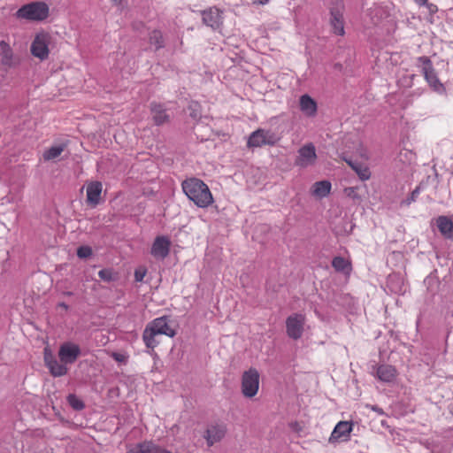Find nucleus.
Returning <instances> with one entry per match:
<instances>
[{
  "instance_id": "7c9ffc66",
  "label": "nucleus",
  "mask_w": 453,
  "mask_h": 453,
  "mask_svg": "<svg viewBox=\"0 0 453 453\" xmlns=\"http://www.w3.org/2000/svg\"><path fill=\"white\" fill-rule=\"evenodd\" d=\"M424 284L430 293L434 294L438 290L440 281L434 273H430L425 278Z\"/></svg>"
},
{
  "instance_id": "ddd939ff",
  "label": "nucleus",
  "mask_w": 453,
  "mask_h": 453,
  "mask_svg": "<svg viewBox=\"0 0 453 453\" xmlns=\"http://www.w3.org/2000/svg\"><path fill=\"white\" fill-rule=\"evenodd\" d=\"M354 423L352 421H340L334 428L329 442L338 441L340 439L342 441H347L349 439V434L352 431Z\"/></svg>"
},
{
  "instance_id": "6ab92c4d",
  "label": "nucleus",
  "mask_w": 453,
  "mask_h": 453,
  "mask_svg": "<svg viewBox=\"0 0 453 453\" xmlns=\"http://www.w3.org/2000/svg\"><path fill=\"white\" fill-rule=\"evenodd\" d=\"M299 105L301 111L307 117H314L318 111V105L316 101L305 94L300 96Z\"/></svg>"
},
{
  "instance_id": "37998d69",
  "label": "nucleus",
  "mask_w": 453,
  "mask_h": 453,
  "mask_svg": "<svg viewBox=\"0 0 453 453\" xmlns=\"http://www.w3.org/2000/svg\"><path fill=\"white\" fill-rule=\"evenodd\" d=\"M62 295L65 296H73V293L71 292V291H64L62 293Z\"/></svg>"
},
{
  "instance_id": "2f4dec72",
  "label": "nucleus",
  "mask_w": 453,
  "mask_h": 453,
  "mask_svg": "<svg viewBox=\"0 0 453 453\" xmlns=\"http://www.w3.org/2000/svg\"><path fill=\"white\" fill-rule=\"evenodd\" d=\"M64 150H65L64 144L52 146L50 149H48L47 150H45V152L43 153V158H44V160H53V159L57 158L58 156H60L61 153L64 151Z\"/></svg>"
},
{
  "instance_id": "09e8293b",
  "label": "nucleus",
  "mask_w": 453,
  "mask_h": 453,
  "mask_svg": "<svg viewBox=\"0 0 453 453\" xmlns=\"http://www.w3.org/2000/svg\"><path fill=\"white\" fill-rule=\"evenodd\" d=\"M449 412L453 415V404L451 405V407L449 408Z\"/></svg>"
},
{
  "instance_id": "c9c22d12",
  "label": "nucleus",
  "mask_w": 453,
  "mask_h": 453,
  "mask_svg": "<svg viewBox=\"0 0 453 453\" xmlns=\"http://www.w3.org/2000/svg\"><path fill=\"white\" fill-rule=\"evenodd\" d=\"M344 192L348 197H350L354 200H359L360 196L357 194V187H349L344 189Z\"/></svg>"
},
{
  "instance_id": "ea45409f",
  "label": "nucleus",
  "mask_w": 453,
  "mask_h": 453,
  "mask_svg": "<svg viewBox=\"0 0 453 453\" xmlns=\"http://www.w3.org/2000/svg\"><path fill=\"white\" fill-rule=\"evenodd\" d=\"M132 27L135 31L142 32L145 27V24L142 21H134L132 23Z\"/></svg>"
},
{
  "instance_id": "a211bd4d",
  "label": "nucleus",
  "mask_w": 453,
  "mask_h": 453,
  "mask_svg": "<svg viewBox=\"0 0 453 453\" xmlns=\"http://www.w3.org/2000/svg\"><path fill=\"white\" fill-rule=\"evenodd\" d=\"M436 226L441 234L448 240L453 241V219L448 216L436 218Z\"/></svg>"
},
{
  "instance_id": "f704fd0d",
  "label": "nucleus",
  "mask_w": 453,
  "mask_h": 453,
  "mask_svg": "<svg viewBox=\"0 0 453 453\" xmlns=\"http://www.w3.org/2000/svg\"><path fill=\"white\" fill-rule=\"evenodd\" d=\"M421 190V185L416 187V188L410 194V196L401 202L402 205L409 206L411 203L415 202Z\"/></svg>"
},
{
  "instance_id": "58836bf2",
  "label": "nucleus",
  "mask_w": 453,
  "mask_h": 453,
  "mask_svg": "<svg viewBox=\"0 0 453 453\" xmlns=\"http://www.w3.org/2000/svg\"><path fill=\"white\" fill-rule=\"evenodd\" d=\"M111 357L119 363H127V357L120 353L112 352Z\"/></svg>"
},
{
  "instance_id": "de8ad7c7",
  "label": "nucleus",
  "mask_w": 453,
  "mask_h": 453,
  "mask_svg": "<svg viewBox=\"0 0 453 453\" xmlns=\"http://www.w3.org/2000/svg\"><path fill=\"white\" fill-rule=\"evenodd\" d=\"M416 2L419 3V4H425L427 0H415Z\"/></svg>"
},
{
  "instance_id": "1a4fd4ad",
  "label": "nucleus",
  "mask_w": 453,
  "mask_h": 453,
  "mask_svg": "<svg viewBox=\"0 0 453 453\" xmlns=\"http://www.w3.org/2000/svg\"><path fill=\"white\" fill-rule=\"evenodd\" d=\"M80 355L81 348L73 342H66L59 347L58 357L61 363L73 364Z\"/></svg>"
},
{
  "instance_id": "9d476101",
  "label": "nucleus",
  "mask_w": 453,
  "mask_h": 453,
  "mask_svg": "<svg viewBox=\"0 0 453 453\" xmlns=\"http://www.w3.org/2000/svg\"><path fill=\"white\" fill-rule=\"evenodd\" d=\"M317 158L315 146L310 142L298 150V156L295 160V165L303 168L311 165Z\"/></svg>"
},
{
  "instance_id": "49530a36",
  "label": "nucleus",
  "mask_w": 453,
  "mask_h": 453,
  "mask_svg": "<svg viewBox=\"0 0 453 453\" xmlns=\"http://www.w3.org/2000/svg\"><path fill=\"white\" fill-rule=\"evenodd\" d=\"M115 4H120L123 0H111Z\"/></svg>"
},
{
  "instance_id": "f03ea898",
  "label": "nucleus",
  "mask_w": 453,
  "mask_h": 453,
  "mask_svg": "<svg viewBox=\"0 0 453 453\" xmlns=\"http://www.w3.org/2000/svg\"><path fill=\"white\" fill-rule=\"evenodd\" d=\"M49 5L41 1L31 2L22 5L15 13L17 19L29 21H42L49 17Z\"/></svg>"
},
{
  "instance_id": "a18cd8bd",
  "label": "nucleus",
  "mask_w": 453,
  "mask_h": 453,
  "mask_svg": "<svg viewBox=\"0 0 453 453\" xmlns=\"http://www.w3.org/2000/svg\"><path fill=\"white\" fill-rule=\"evenodd\" d=\"M334 67L335 69L341 70L342 68V65L341 63H335Z\"/></svg>"
},
{
  "instance_id": "f257e3e1",
  "label": "nucleus",
  "mask_w": 453,
  "mask_h": 453,
  "mask_svg": "<svg viewBox=\"0 0 453 453\" xmlns=\"http://www.w3.org/2000/svg\"><path fill=\"white\" fill-rule=\"evenodd\" d=\"M182 190L189 200L200 208H206L213 203L209 187L198 178H189L182 184Z\"/></svg>"
},
{
  "instance_id": "cd10ccee",
  "label": "nucleus",
  "mask_w": 453,
  "mask_h": 453,
  "mask_svg": "<svg viewBox=\"0 0 453 453\" xmlns=\"http://www.w3.org/2000/svg\"><path fill=\"white\" fill-rule=\"evenodd\" d=\"M98 276L104 282L111 283L119 280V274L113 268H104L98 272Z\"/></svg>"
},
{
  "instance_id": "412c9836",
  "label": "nucleus",
  "mask_w": 453,
  "mask_h": 453,
  "mask_svg": "<svg viewBox=\"0 0 453 453\" xmlns=\"http://www.w3.org/2000/svg\"><path fill=\"white\" fill-rule=\"evenodd\" d=\"M377 378L383 382H392L395 380L397 372L396 369L390 365H380L377 367Z\"/></svg>"
},
{
  "instance_id": "5701e85b",
  "label": "nucleus",
  "mask_w": 453,
  "mask_h": 453,
  "mask_svg": "<svg viewBox=\"0 0 453 453\" xmlns=\"http://www.w3.org/2000/svg\"><path fill=\"white\" fill-rule=\"evenodd\" d=\"M158 335V334H152L150 326L146 325L142 333V341L145 346L148 349L154 350V349L159 344V341L157 340Z\"/></svg>"
},
{
  "instance_id": "72a5a7b5",
  "label": "nucleus",
  "mask_w": 453,
  "mask_h": 453,
  "mask_svg": "<svg viewBox=\"0 0 453 453\" xmlns=\"http://www.w3.org/2000/svg\"><path fill=\"white\" fill-rule=\"evenodd\" d=\"M93 250L90 246L82 245L77 249V257L81 259H86L92 256Z\"/></svg>"
},
{
  "instance_id": "a19ab883",
  "label": "nucleus",
  "mask_w": 453,
  "mask_h": 453,
  "mask_svg": "<svg viewBox=\"0 0 453 453\" xmlns=\"http://www.w3.org/2000/svg\"><path fill=\"white\" fill-rule=\"evenodd\" d=\"M371 410L378 413L379 415H385L384 411L382 408L379 407L378 405H371Z\"/></svg>"
},
{
  "instance_id": "aec40b11",
  "label": "nucleus",
  "mask_w": 453,
  "mask_h": 453,
  "mask_svg": "<svg viewBox=\"0 0 453 453\" xmlns=\"http://www.w3.org/2000/svg\"><path fill=\"white\" fill-rule=\"evenodd\" d=\"M342 159L358 175L360 180H366L370 179L371 172L366 165H363L357 160H353L351 157H347L346 156H342Z\"/></svg>"
},
{
  "instance_id": "b1692460",
  "label": "nucleus",
  "mask_w": 453,
  "mask_h": 453,
  "mask_svg": "<svg viewBox=\"0 0 453 453\" xmlns=\"http://www.w3.org/2000/svg\"><path fill=\"white\" fill-rule=\"evenodd\" d=\"M331 187V182L328 180L317 181L313 184L312 195L323 198L330 193Z\"/></svg>"
},
{
  "instance_id": "4468645a",
  "label": "nucleus",
  "mask_w": 453,
  "mask_h": 453,
  "mask_svg": "<svg viewBox=\"0 0 453 453\" xmlns=\"http://www.w3.org/2000/svg\"><path fill=\"white\" fill-rule=\"evenodd\" d=\"M150 115L156 126H162L170 121V115L163 104L151 102L150 104Z\"/></svg>"
},
{
  "instance_id": "2eb2a0df",
  "label": "nucleus",
  "mask_w": 453,
  "mask_h": 453,
  "mask_svg": "<svg viewBox=\"0 0 453 453\" xmlns=\"http://www.w3.org/2000/svg\"><path fill=\"white\" fill-rule=\"evenodd\" d=\"M103 185L100 181H90L87 185L86 203L91 208H96L101 202Z\"/></svg>"
},
{
  "instance_id": "dca6fc26",
  "label": "nucleus",
  "mask_w": 453,
  "mask_h": 453,
  "mask_svg": "<svg viewBox=\"0 0 453 453\" xmlns=\"http://www.w3.org/2000/svg\"><path fill=\"white\" fill-rule=\"evenodd\" d=\"M128 453H172L171 451L161 448L150 441H144L142 442L133 445L128 449Z\"/></svg>"
},
{
  "instance_id": "473e14b6",
  "label": "nucleus",
  "mask_w": 453,
  "mask_h": 453,
  "mask_svg": "<svg viewBox=\"0 0 453 453\" xmlns=\"http://www.w3.org/2000/svg\"><path fill=\"white\" fill-rule=\"evenodd\" d=\"M66 400L74 411H82L85 408L84 402L74 394L68 395Z\"/></svg>"
},
{
  "instance_id": "9b49d317",
  "label": "nucleus",
  "mask_w": 453,
  "mask_h": 453,
  "mask_svg": "<svg viewBox=\"0 0 453 453\" xmlns=\"http://www.w3.org/2000/svg\"><path fill=\"white\" fill-rule=\"evenodd\" d=\"M151 328V334H158L166 335L168 337H174L176 335V330L169 325L168 316H162L156 318L147 324Z\"/></svg>"
},
{
  "instance_id": "4be33fe9",
  "label": "nucleus",
  "mask_w": 453,
  "mask_h": 453,
  "mask_svg": "<svg viewBox=\"0 0 453 453\" xmlns=\"http://www.w3.org/2000/svg\"><path fill=\"white\" fill-rule=\"evenodd\" d=\"M203 22L212 28H218L220 24L219 11L217 8H210L202 12Z\"/></svg>"
},
{
  "instance_id": "f8f14e48",
  "label": "nucleus",
  "mask_w": 453,
  "mask_h": 453,
  "mask_svg": "<svg viewBox=\"0 0 453 453\" xmlns=\"http://www.w3.org/2000/svg\"><path fill=\"white\" fill-rule=\"evenodd\" d=\"M171 242L166 236H157L154 240L150 253L157 259H165L170 252Z\"/></svg>"
},
{
  "instance_id": "bb28decb",
  "label": "nucleus",
  "mask_w": 453,
  "mask_h": 453,
  "mask_svg": "<svg viewBox=\"0 0 453 453\" xmlns=\"http://www.w3.org/2000/svg\"><path fill=\"white\" fill-rule=\"evenodd\" d=\"M0 50H1V56H2V64L4 65L11 66L12 65L13 53H12V50L10 47L9 43H7L5 41H1L0 42Z\"/></svg>"
},
{
  "instance_id": "4c0bfd02",
  "label": "nucleus",
  "mask_w": 453,
  "mask_h": 453,
  "mask_svg": "<svg viewBox=\"0 0 453 453\" xmlns=\"http://www.w3.org/2000/svg\"><path fill=\"white\" fill-rule=\"evenodd\" d=\"M147 270L145 268H138L134 271V280L137 282H141L143 280L145 277Z\"/></svg>"
},
{
  "instance_id": "39448f33",
  "label": "nucleus",
  "mask_w": 453,
  "mask_h": 453,
  "mask_svg": "<svg viewBox=\"0 0 453 453\" xmlns=\"http://www.w3.org/2000/svg\"><path fill=\"white\" fill-rule=\"evenodd\" d=\"M259 387V373L257 369L250 368L242 378V392L249 398L255 396Z\"/></svg>"
},
{
  "instance_id": "79ce46f5",
  "label": "nucleus",
  "mask_w": 453,
  "mask_h": 453,
  "mask_svg": "<svg viewBox=\"0 0 453 453\" xmlns=\"http://www.w3.org/2000/svg\"><path fill=\"white\" fill-rule=\"evenodd\" d=\"M58 306L63 308L65 311H68L69 310V305L66 304L65 302L58 303Z\"/></svg>"
},
{
  "instance_id": "423d86ee",
  "label": "nucleus",
  "mask_w": 453,
  "mask_h": 453,
  "mask_svg": "<svg viewBox=\"0 0 453 453\" xmlns=\"http://www.w3.org/2000/svg\"><path fill=\"white\" fill-rule=\"evenodd\" d=\"M50 35L48 33L37 34L31 43L30 50L32 55L42 61L47 59L50 53Z\"/></svg>"
},
{
  "instance_id": "393cba45",
  "label": "nucleus",
  "mask_w": 453,
  "mask_h": 453,
  "mask_svg": "<svg viewBox=\"0 0 453 453\" xmlns=\"http://www.w3.org/2000/svg\"><path fill=\"white\" fill-rule=\"evenodd\" d=\"M149 42L155 47V51L165 46L163 33L158 29H154L149 33Z\"/></svg>"
},
{
  "instance_id": "20e7f679",
  "label": "nucleus",
  "mask_w": 453,
  "mask_h": 453,
  "mask_svg": "<svg viewBox=\"0 0 453 453\" xmlns=\"http://www.w3.org/2000/svg\"><path fill=\"white\" fill-rule=\"evenodd\" d=\"M418 62L422 65V73L429 86L436 92L443 91L444 86L438 79L431 59L422 56L418 58Z\"/></svg>"
},
{
  "instance_id": "c756f323",
  "label": "nucleus",
  "mask_w": 453,
  "mask_h": 453,
  "mask_svg": "<svg viewBox=\"0 0 453 453\" xmlns=\"http://www.w3.org/2000/svg\"><path fill=\"white\" fill-rule=\"evenodd\" d=\"M188 116L196 122H197L202 117V107L196 101L189 103L187 108Z\"/></svg>"
},
{
  "instance_id": "7ed1b4c3",
  "label": "nucleus",
  "mask_w": 453,
  "mask_h": 453,
  "mask_svg": "<svg viewBox=\"0 0 453 453\" xmlns=\"http://www.w3.org/2000/svg\"><path fill=\"white\" fill-rule=\"evenodd\" d=\"M344 4L342 0H332L330 2L329 12H330V25L332 31L334 35H344Z\"/></svg>"
},
{
  "instance_id": "e433bc0d",
  "label": "nucleus",
  "mask_w": 453,
  "mask_h": 453,
  "mask_svg": "<svg viewBox=\"0 0 453 453\" xmlns=\"http://www.w3.org/2000/svg\"><path fill=\"white\" fill-rule=\"evenodd\" d=\"M43 354H44L43 359H44V363H45L46 366L50 365L51 361L53 362V361L57 360V358L54 357V355L51 353V351L48 348L44 349Z\"/></svg>"
},
{
  "instance_id": "f3484780",
  "label": "nucleus",
  "mask_w": 453,
  "mask_h": 453,
  "mask_svg": "<svg viewBox=\"0 0 453 453\" xmlns=\"http://www.w3.org/2000/svg\"><path fill=\"white\" fill-rule=\"evenodd\" d=\"M226 434V428L221 425H211L210 426L204 434L207 445L211 447L214 443L221 441Z\"/></svg>"
},
{
  "instance_id": "0eeeda50",
  "label": "nucleus",
  "mask_w": 453,
  "mask_h": 453,
  "mask_svg": "<svg viewBox=\"0 0 453 453\" xmlns=\"http://www.w3.org/2000/svg\"><path fill=\"white\" fill-rule=\"evenodd\" d=\"M279 137L272 131L257 129L249 137L248 147H262L264 145H274Z\"/></svg>"
},
{
  "instance_id": "c85d7f7f",
  "label": "nucleus",
  "mask_w": 453,
  "mask_h": 453,
  "mask_svg": "<svg viewBox=\"0 0 453 453\" xmlns=\"http://www.w3.org/2000/svg\"><path fill=\"white\" fill-rule=\"evenodd\" d=\"M66 364L59 363L58 360L51 361V364L49 365L47 367L50 371V373L53 377H61L67 373L68 368L65 365Z\"/></svg>"
},
{
  "instance_id": "c03bdc74",
  "label": "nucleus",
  "mask_w": 453,
  "mask_h": 453,
  "mask_svg": "<svg viewBox=\"0 0 453 453\" xmlns=\"http://www.w3.org/2000/svg\"><path fill=\"white\" fill-rule=\"evenodd\" d=\"M269 0H254V3H258L260 4H265L268 2Z\"/></svg>"
},
{
  "instance_id": "6e6552de",
  "label": "nucleus",
  "mask_w": 453,
  "mask_h": 453,
  "mask_svg": "<svg viewBox=\"0 0 453 453\" xmlns=\"http://www.w3.org/2000/svg\"><path fill=\"white\" fill-rule=\"evenodd\" d=\"M305 317L301 313H294L286 319L287 334L293 340H298L303 333Z\"/></svg>"
},
{
  "instance_id": "a878e982",
  "label": "nucleus",
  "mask_w": 453,
  "mask_h": 453,
  "mask_svg": "<svg viewBox=\"0 0 453 453\" xmlns=\"http://www.w3.org/2000/svg\"><path fill=\"white\" fill-rule=\"evenodd\" d=\"M332 266L336 272L349 273L351 264L346 258L341 256L334 257L332 260Z\"/></svg>"
}]
</instances>
